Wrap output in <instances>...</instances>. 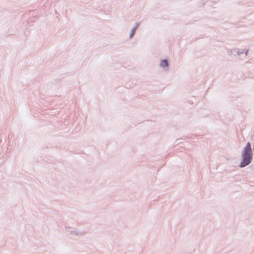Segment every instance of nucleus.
<instances>
[{"label":"nucleus","mask_w":254,"mask_h":254,"mask_svg":"<svg viewBox=\"0 0 254 254\" xmlns=\"http://www.w3.org/2000/svg\"><path fill=\"white\" fill-rule=\"evenodd\" d=\"M241 161L239 166L244 168L250 165L253 160V153L251 143L248 142L242 151Z\"/></svg>","instance_id":"1"},{"label":"nucleus","mask_w":254,"mask_h":254,"mask_svg":"<svg viewBox=\"0 0 254 254\" xmlns=\"http://www.w3.org/2000/svg\"><path fill=\"white\" fill-rule=\"evenodd\" d=\"M69 234L72 235H76V236H82L85 234V232L80 231H75V230H71L69 231Z\"/></svg>","instance_id":"2"},{"label":"nucleus","mask_w":254,"mask_h":254,"mask_svg":"<svg viewBox=\"0 0 254 254\" xmlns=\"http://www.w3.org/2000/svg\"><path fill=\"white\" fill-rule=\"evenodd\" d=\"M160 66L163 68L167 67L169 66V63L167 60L163 59L161 61Z\"/></svg>","instance_id":"3"},{"label":"nucleus","mask_w":254,"mask_h":254,"mask_svg":"<svg viewBox=\"0 0 254 254\" xmlns=\"http://www.w3.org/2000/svg\"><path fill=\"white\" fill-rule=\"evenodd\" d=\"M233 53L236 54V55L240 56L241 54L244 53V51H240L239 49H233Z\"/></svg>","instance_id":"4"},{"label":"nucleus","mask_w":254,"mask_h":254,"mask_svg":"<svg viewBox=\"0 0 254 254\" xmlns=\"http://www.w3.org/2000/svg\"><path fill=\"white\" fill-rule=\"evenodd\" d=\"M136 28H133L131 30V32H130V35H129V38H132L135 33V32H136Z\"/></svg>","instance_id":"5"},{"label":"nucleus","mask_w":254,"mask_h":254,"mask_svg":"<svg viewBox=\"0 0 254 254\" xmlns=\"http://www.w3.org/2000/svg\"><path fill=\"white\" fill-rule=\"evenodd\" d=\"M228 54L230 56L232 55H234L236 56V54H234L233 53V49L228 50Z\"/></svg>","instance_id":"6"},{"label":"nucleus","mask_w":254,"mask_h":254,"mask_svg":"<svg viewBox=\"0 0 254 254\" xmlns=\"http://www.w3.org/2000/svg\"><path fill=\"white\" fill-rule=\"evenodd\" d=\"M140 23L139 22H136L135 23V26L133 28H136V30H137V28L139 27Z\"/></svg>","instance_id":"7"},{"label":"nucleus","mask_w":254,"mask_h":254,"mask_svg":"<svg viewBox=\"0 0 254 254\" xmlns=\"http://www.w3.org/2000/svg\"><path fill=\"white\" fill-rule=\"evenodd\" d=\"M248 51H248V50H247L245 51V55H246V56H247V54H248Z\"/></svg>","instance_id":"8"}]
</instances>
